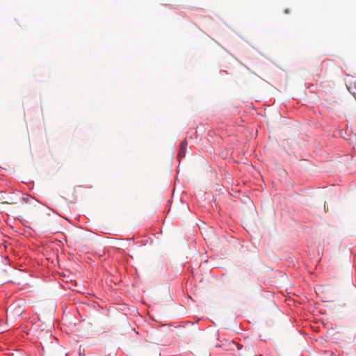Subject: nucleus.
I'll return each mask as SVG.
<instances>
[{"instance_id": "f257e3e1", "label": "nucleus", "mask_w": 356, "mask_h": 356, "mask_svg": "<svg viewBox=\"0 0 356 356\" xmlns=\"http://www.w3.org/2000/svg\"><path fill=\"white\" fill-rule=\"evenodd\" d=\"M219 346L223 348L227 351H233L236 348L240 350L241 348V346L240 344L227 340L222 341Z\"/></svg>"}, {"instance_id": "f03ea898", "label": "nucleus", "mask_w": 356, "mask_h": 356, "mask_svg": "<svg viewBox=\"0 0 356 356\" xmlns=\"http://www.w3.org/2000/svg\"><path fill=\"white\" fill-rule=\"evenodd\" d=\"M241 356H255V355L253 353L252 354H250V355H247L245 353H241Z\"/></svg>"}, {"instance_id": "7ed1b4c3", "label": "nucleus", "mask_w": 356, "mask_h": 356, "mask_svg": "<svg viewBox=\"0 0 356 356\" xmlns=\"http://www.w3.org/2000/svg\"><path fill=\"white\" fill-rule=\"evenodd\" d=\"M284 12H285L286 13H289V9H286Z\"/></svg>"}]
</instances>
